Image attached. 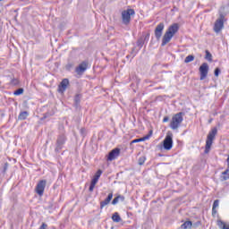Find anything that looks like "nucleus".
Segmentation results:
<instances>
[{"label":"nucleus","instance_id":"obj_17","mask_svg":"<svg viewBox=\"0 0 229 229\" xmlns=\"http://www.w3.org/2000/svg\"><path fill=\"white\" fill-rule=\"evenodd\" d=\"M220 180L222 182H226V180H229V168H227L225 171L222 173V175L220 176Z\"/></svg>","mask_w":229,"mask_h":229},{"label":"nucleus","instance_id":"obj_8","mask_svg":"<svg viewBox=\"0 0 229 229\" xmlns=\"http://www.w3.org/2000/svg\"><path fill=\"white\" fill-rule=\"evenodd\" d=\"M163 147L164 149H166V151H170V149H173V133L167 134L163 140Z\"/></svg>","mask_w":229,"mask_h":229},{"label":"nucleus","instance_id":"obj_11","mask_svg":"<svg viewBox=\"0 0 229 229\" xmlns=\"http://www.w3.org/2000/svg\"><path fill=\"white\" fill-rule=\"evenodd\" d=\"M87 69H89V61H83L78 65V67L75 68V72L81 75L85 72V71H87Z\"/></svg>","mask_w":229,"mask_h":229},{"label":"nucleus","instance_id":"obj_38","mask_svg":"<svg viewBox=\"0 0 229 229\" xmlns=\"http://www.w3.org/2000/svg\"><path fill=\"white\" fill-rule=\"evenodd\" d=\"M169 121V116H165L163 119V123H167Z\"/></svg>","mask_w":229,"mask_h":229},{"label":"nucleus","instance_id":"obj_12","mask_svg":"<svg viewBox=\"0 0 229 229\" xmlns=\"http://www.w3.org/2000/svg\"><path fill=\"white\" fill-rule=\"evenodd\" d=\"M119 155H121V148H115L109 152L107 156V160H109V162H112V160H115V158H117Z\"/></svg>","mask_w":229,"mask_h":229},{"label":"nucleus","instance_id":"obj_29","mask_svg":"<svg viewBox=\"0 0 229 229\" xmlns=\"http://www.w3.org/2000/svg\"><path fill=\"white\" fill-rule=\"evenodd\" d=\"M214 74H215L216 78H218L219 75L221 74V69L219 67H216L214 71Z\"/></svg>","mask_w":229,"mask_h":229},{"label":"nucleus","instance_id":"obj_19","mask_svg":"<svg viewBox=\"0 0 229 229\" xmlns=\"http://www.w3.org/2000/svg\"><path fill=\"white\" fill-rule=\"evenodd\" d=\"M80 103H81V95L77 94L74 98V106L80 108Z\"/></svg>","mask_w":229,"mask_h":229},{"label":"nucleus","instance_id":"obj_39","mask_svg":"<svg viewBox=\"0 0 229 229\" xmlns=\"http://www.w3.org/2000/svg\"><path fill=\"white\" fill-rule=\"evenodd\" d=\"M6 169H8V163H5L4 165V173H5Z\"/></svg>","mask_w":229,"mask_h":229},{"label":"nucleus","instance_id":"obj_21","mask_svg":"<svg viewBox=\"0 0 229 229\" xmlns=\"http://www.w3.org/2000/svg\"><path fill=\"white\" fill-rule=\"evenodd\" d=\"M216 225L220 229H229V225H226L222 220H217Z\"/></svg>","mask_w":229,"mask_h":229},{"label":"nucleus","instance_id":"obj_23","mask_svg":"<svg viewBox=\"0 0 229 229\" xmlns=\"http://www.w3.org/2000/svg\"><path fill=\"white\" fill-rule=\"evenodd\" d=\"M191 62H194L193 55H187L184 59V64H191Z\"/></svg>","mask_w":229,"mask_h":229},{"label":"nucleus","instance_id":"obj_3","mask_svg":"<svg viewBox=\"0 0 229 229\" xmlns=\"http://www.w3.org/2000/svg\"><path fill=\"white\" fill-rule=\"evenodd\" d=\"M225 22H226V15H225L223 13H220L219 17L215 21L213 27L215 33H221V30H225Z\"/></svg>","mask_w":229,"mask_h":229},{"label":"nucleus","instance_id":"obj_28","mask_svg":"<svg viewBox=\"0 0 229 229\" xmlns=\"http://www.w3.org/2000/svg\"><path fill=\"white\" fill-rule=\"evenodd\" d=\"M139 53V50H137V48L133 47L131 49V58H135V56H137V54Z\"/></svg>","mask_w":229,"mask_h":229},{"label":"nucleus","instance_id":"obj_20","mask_svg":"<svg viewBox=\"0 0 229 229\" xmlns=\"http://www.w3.org/2000/svg\"><path fill=\"white\" fill-rule=\"evenodd\" d=\"M125 198L123 195H118L112 200V205H117L120 201H124Z\"/></svg>","mask_w":229,"mask_h":229},{"label":"nucleus","instance_id":"obj_7","mask_svg":"<svg viewBox=\"0 0 229 229\" xmlns=\"http://www.w3.org/2000/svg\"><path fill=\"white\" fill-rule=\"evenodd\" d=\"M65 135L64 134H60L57 138L56 143H55V153H58L59 151H62L64 148V144H65Z\"/></svg>","mask_w":229,"mask_h":229},{"label":"nucleus","instance_id":"obj_41","mask_svg":"<svg viewBox=\"0 0 229 229\" xmlns=\"http://www.w3.org/2000/svg\"><path fill=\"white\" fill-rule=\"evenodd\" d=\"M130 56H131V55H127V58H130Z\"/></svg>","mask_w":229,"mask_h":229},{"label":"nucleus","instance_id":"obj_42","mask_svg":"<svg viewBox=\"0 0 229 229\" xmlns=\"http://www.w3.org/2000/svg\"><path fill=\"white\" fill-rule=\"evenodd\" d=\"M209 123H212V119H211V120H209Z\"/></svg>","mask_w":229,"mask_h":229},{"label":"nucleus","instance_id":"obj_14","mask_svg":"<svg viewBox=\"0 0 229 229\" xmlns=\"http://www.w3.org/2000/svg\"><path fill=\"white\" fill-rule=\"evenodd\" d=\"M112 198H114V193L111 192L107 195L106 199L100 202V209L103 210L106 205L110 204V201H112Z\"/></svg>","mask_w":229,"mask_h":229},{"label":"nucleus","instance_id":"obj_15","mask_svg":"<svg viewBox=\"0 0 229 229\" xmlns=\"http://www.w3.org/2000/svg\"><path fill=\"white\" fill-rule=\"evenodd\" d=\"M217 207H219V199H216L213 203V207H212V216L213 217L216 216V214H217Z\"/></svg>","mask_w":229,"mask_h":229},{"label":"nucleus","instance_id":"obj_10","mask_svg":"<svg viewBox=\"0 0 229 229\" xmlns=\"http://www.w3.org/2000/svg\"><path fill=\"white\" fill-rule=\"evenodd\" d=\"M164 28H165V24H164V22H160L159 24L157 25L154 30L157 40H160V38H162V35L164 33Z\"/></svg>","mask_w":229,"mask_h":229},{"label":"nucleus","instance_id":"obj_6","mask_svg":"<svg viewBox=\"0 0 229 229\" xmlns=\"http://www.w3.org/2000/svg\"><path fill=\"white\" fill-rule=\"evenodd\" d=\"M46 185H47V181L40 180L36 185L35 191L38 196H44V191H46Z\"/></svg>","mask_w":229,"mask_h":229},{"label":"nucleus","instance_id":"obj_25","mask_svg":"<svg viewBox=\"0 0 229 229\" xmlns=\"http://www.w3.org/2000/svg\"><path fill=\"white\" fill-rule=\"evenodd\" d=\"M21 94H24V89L19 88L13 92L14 96H21Z\"/></svg>","mask_w":229,"mask_h":229},{"label":"nucleus","instance_id":"obj_1","mask_svg":"<svg viewBox=\"0 0 229 229\" xmlns=\"http://www.w3.org/2000/svg\"><path fill=\"white\" fill-rule=\"evenodd\" d=\"M178 30H180V25L178 23H174L170 25L163 36L161 46L164 47L167 46L169 42L173 39V37L178 33Z\"/></svg>","mask_w":229,"mask_h":229},{"label":"nucleus","instance_id":"obj_31","mask_svg":"<svg viewBox=\"0 0 229 229\" xmlns=\"http://www.w3.org/2000/svg\"><path fill=\"white\" fill-rule=\"evenodd\" d=\"M146 139H148V137L146 138H140V139H135L131 141L132 144H135L137 142H142V140H146Z\"/></svg>","mask_w":229,"mask_h":229},{"label":"nucleus","instance_id":"obj_9","mask_svg":"<svg viewBox=\"0 0 229 229\" xmlns=\"http://www.w3.org/2000/svg\"><path fill=\"white\" fill-rule=\"evenodd\" d=\"M208 63H203L199 68V74H200V81H203V80H205L207 78V76H208Z\"/></svg>","mask_w":229,"mask_h":229},{"label":"nucleus","instance_id":"obj_27","mask_svg":"<svg viewBox=\"0 0 229 229\" xmlns=\"http://www.w3.org/2000/svg\"><path fill=\"white\" fill-rule=\"evenodd\" d=\"M101 174H103V170L98 169L93 178H97V180H99V178H101Z\"/></svg>","mask_w":229,"mask_h":229},{"label":"nucleus","instance_id":"obj_35","mask_svg":"<svg viewBox=\"0 0 229 229\" xmlns=\"http://www.w3.org/2000/svg\"><path fill=\"white\" fill-rule=\"evenodd\" d=\"M81 134L84 137L85 133H87V130L85 128H81L80 130Z\"/></svg>","mask_w":229,"mask_h":229},{"label":"nucleus","instance_id":"obj_16","mask_svg":"<svg viewBox=\"0 0 229 229\" xmlns=\"http://www.w3.org/2000/svg\"><path fill=\"white\" fill-rule=\"evenodd\" d=\"M28 115H30V113H28V111H22L19 114L18 120L19 121H26V119H28Z\"/></svg>","mask_w":229,"mask_h":229},{"label":"nucleus","instance_id":"obj_32","mask_svg":"<svg viewBox=\"0 0 229 229\" xmlns=\"http://www.w3.org/2000/svg\"><path fill=\"white\" fill-rule=\"evenodd\" d=\"M141 38H143L144 42H148L149 40V33H147Z\"/></svg>","mask_w":229,"mask_h":229},{"label":"nucleus","instance_id":"obj_2","mask_svg":"<svg viewBox=\"0 0 229 229\" xmlns=\"http://www.w3.org/2000/svg\"><path fill=\"white\" fill-rule=\"evenodd\" d=\"M216 135H217V128L215 127L211 129V131L208 134L204 153L206 154L210 153V148H212V144L214 143V139H216Z\"/></svg>","mask_w":229,"mask_h":229},{"label":"nucleus","instance_id":"obj_13","mask_svg":"<svg viewBox=\"0 0 229 229\" xmlns=\"http://www.w3.org/2000/svg\"><path fill=\"white\" fill-rule=\"evenodd\" d=\"M67 87H69V79H64L58 86V92L64 94L67 90Z\"/></svg>","mask_w":229,"mask_h":229},{"label":"nucleus","instance_id":"obj_36","mask_svg":"<svg viewBox=\"0 0 229 229\" xmlns=\"http://www.w3.org/2000/svg\"><path fill=\"white\" fill-rule=\"evenodd\" d=\"M94 187H96V184L90 183L89 188V192H92L94 191Z\"/></svg>","mask_w":229,"mask_h":229},{"label":"nucleus","instance_id":"obj_22","mask_svg":"<svg viewBox=\"0 0 229 229\" xmlns=\"http://www.w3.org/2000/svg\"><path fill=\"white\" fill-rule=\"evenodd\" d=\"M182 229H191L192 228V222L191 221H186L181 225Z\"/></svg>","mask_w":229,"mask_h":229},{"label":"nucleus","instance_id":"obj_4","mask_svg":"<svg viewBox=\"0 0 229 229\" xmlns=\"http://www.w3.org/2000/svg\"><path fill=\"white\" fill-rule=\"evenodd\" d=\"M185 115V113L183 112H180L175 114L173 117H172V121L170 123V128L172 130H178V128H180V124H182V123H183V116Z\"/></svg>","mask_w":229,"mask_h":229},{"label":"nucleus","instance_id":"obj_24","mask_svg":"<svg viewBox=\"0 0 229 229\" xmlns=\"http://www.w3.org/2000/svg\"><path fill=\"white\" fill-rule=\"evenodd\" d=\"M144 38H140L138 40H137V46L140 49H142V47L144 46Z\"/></svg>","mask_w":229,"mask_h":229},{"label":"nucleus","instance_id":"obj_33","mask_svg":"<svg viewBox=\"0 0 229 229\" xmlns=\"http://www.w3.org/2000/svg\"><path fill=\"white\" fill-rule=\"evenodd\" d=\"M11 85H13V86L19 85V80H17V79H13V80L11 81Z\"/></svg>","mask_w":229,"mask_h":229},{"label":"nucleus","instance_id":"obj_34","mask_svg":"<svg viewBox=\"0 0 229 229\" xmlns=\"http://www.w3.org/2000/svg\"><path fill=\"white\" fill-rule=\"evenodd\" d=\"M98 181H99V179H97L96 177H93L90 183L93 184V185H96V183H98Z\"/></svg>","mask_w":229,"mask_h":229},{"label":"nucleus","instance_id":"obj_5","mask_svg":"<svg viewBox=\"0 0 229 229\" xmlns=\"http://www.w3.org/2000/svg\"><path fill=\"white\" fill-rule=\"evenodd\" d=\"M131 15H135V10L127 9L122 12V22L124 26H128L131 22Z\"/></svg>","mask_w":229,"mask_h":229},{"label":"nucleus","instance_id":"obj_37","mask_svg":"<svg viewBox=\"0 0 229 229\" xmlns=\"http://www.w3.org/2000/svg\"><path fill=\"white\" fill-rule=\"evenodd\" d=\"M38 229H47V224L42 223V225H40V227Z\"/></svg>","mask_w":229,"mask_h":229},{"label":"nucleus","instance_id":"obj_30","mask_svg":"<svg viewBox=\"0 0 229 229\" xmlns=\"http://www.w3.org/2000/svg\"><path fill=\"white\" fill-rule=\"evenodd\" d=\"M144 162H146V157H140L139 158L138 164L139 165H144Z\"/></svg>","mask_w":229,"mask_h":229},{"label":"nucleus","instance_id":"obj_18","mask_svg":"<svg viewBox=\"0 0 229 229\" xmlns=\"http://www.w3.org/2000/svg\"><path fill=\"white\" fill-rule=\"evenodd\" d=\"M112 220L114 221V223H121V221H123V218H121V216L118 212H114L112 216Z\"/></svg>","mask_w":229,"mask_h":229},{"label":"nucleus","instance_id":"obj_40","mask_svg":"<svg viewBox=\"0 0 229 229\" xmlns=\"http://www.w3.org/2000/svg\"><path fill=\"white\" fill-rule=\"evenodd\" d=\"M47 115L44 114V116L41 118V121H44V119H47Z\"/></svg>","mask_w":229,"mask_h":229},{"label":"nucleus","instance_id":"obj_26","mask_svg":"<svg viewBox=\"0 0 229 229\" xmlns=\"http://www.w3.org/2000/svg\"><path fill=\"white\" fill-rule=\"evenodd\" d=\"M205 58H206V60H208V62H212V54L210 53V51L206 50Z\"/></svg>","mask_w":229,"mask_h":229}]
</instances>
